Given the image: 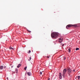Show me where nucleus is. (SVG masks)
I'll return each mask as SVG.
<instances>
[{
    "instance_id": "16",
    "label": "nucleus",
    "mask_w": 80,
    "mask_h": 80,
    "mask_svg": "<svg viewBox=\"0 0 80 80\" xmlns=\"http://www.w3.org/2000/svg\"><path fill=\"white\" fill-rule=\"evenodd\" d=\"M68 51H69V52H71V50H70V49H68Z\"/></svg>"
},
{
    "instance_id": "1",
    "label": "nucleus",
    "mask_w": 80,
    "mask_h": 80,
    "mask_svg": "<svg viewBox=\"0 0 80 80\" xmlns=\"http://www.w3.org/2000/svg\"><path fill=\"white\" fill-rule=\"evenodd\" d=\"M58 34L57 33V32H53L51 33V37L52 38H57L58 37Z\"/></svg>"
},
{
    "instance_id": "9",
    "label": "nucleus",
    "mask_w": 80,
    "mask_h": 80,
    "mask_svg": "<svg viewBox=\"0 0 80 80\" xmlns=\"http://www.w3.org/2000/svg\"><path fill=\"white\" fill-rule=\"evenodd\" d=\"M0 68L1 70H2L3 69V66H0Z\"/></svg>"
},
{
    "instance_id": "22",
    "label": "nucleus",
    "mask_w": 80,
    "mask_h": 80,
    "mask_svg": "<svg viewBox=\"0 0 80 80\" xmlns=\"http://www.w3.org/2000/svg\"><path fill=\"white\" fill-rule=\"evenodd\" d=\"M50 80V78H49V79H48V80Z\"/></svg>"
},
{
    "instance_id": "10",
    "label": "nucleus",
    "mask_w": 80,
    "mask_h": 80,
    "mask_svg": "<svg viewBox=\"0 0 80 80\" xmlns=\"http://www.w3.org/2000/svg\"><path fill=\"white\" fill-rule=\"evenodd\" d=\"M10 48V50H12H12H13V49H14V48H12L11 47H10V48Z\"/></svg>"
},
{
    "instance_id": "17",
    "label": "nucleus",
    "mask_w": 80,
    "mask_h": 80,
    "mask_svg": "<svg viewBox=\"0 0 80 80\" xmlns=\"http://www.w3.org/2000/svg\"><path fill=\"white\" fill-rule=\"evenodd\" d=\"M42 72H40V75H42Z\"/></svg>"
},
{
    "instance_id": "18",
    "label": "nucleus",
    "mask_w": 80,
    "mask_h": 80,
    "mask_svg": "<svg viewBox=\"0 0 80 80\" xmlns=\"http://www.w3.org/2000/svg\"><path fill=\"white\" fill-rule=\"evenodd\" d=\"M30 52H31V51L29 50V51L28 53H30Z\"/></svg>"
},
{
    "instance_id": "26",
    "label": "nucleus",
    "mask_w": 80,
    "mask_h": 80,
    "mask_svg": "<svg viewBox=\"0 0 80 80\" xmlns=\"http://www.w3.org/2000/svg\"><path fill=\"white\" fill-rule=\"evenodd\" d=\"M7 79H8V78H7Z\"/></svg>"
},
{
    "instance_id": "12",
    "label": "nucleus",
    "mask_w": 80,
    "mask_h": 80,
    "mask_svg": "<svg viewBox=\"0 0 80 80\" xmlns=\"http://www.w3.org/2000/svg\"><path fill=\"white\" fill-rule=\"evenodd\" d=\"M27 66L26 67H25L24 68V70H27Z\"/></svg>"
},
{
    "instance_id": "2",
    "label": "nucleus",
    "mask_w": 80,
    "mask_h": 80,
    "mask_svg": "<svg viewBox=\"0 0 80 80\" xmlns=\"http://www.w3.org/2000/svg\"><path fill=\"white\" fill-rule=\"evenodd\" d=\"M73 26L74 27H77V24H74V25L69 24L67 26L66 28H67V29H68L69 28H70V27H73Z\"/></svg>"
},
{
    "instance_id": "7",
    "label": "nucleus",
    "mask_w": 80,
    "mask_h": 80,
    "mask_svg": "<svg viewBox=\"0 0 80 80\" xmlns=\"http://www.w3.org/2000/svg\"><path fill=\"white\" fill-rule=\"evenodd\" d=\"M28 76H30L32 75V73L30 72H28Z\"/></svg>"
},
{
    "instance_id": "4",
    "label": "nucleus",
    "mask_w": 80,
    "mask_h": 80,
    "mask_svg": "<svg viewBox=\"0 0 80 80\" xmlns=\"http://www.w3.org/2000/svg\"><path fill=\"white\" fill-rule=\"evenodd\" d=\"M58 41L60 43H62L63 41V39L60 38L58 39Z\"/></svg>"
},
{
    "instance_id": "13",
    "label": "nucleus",
    "mask_w": 80,
    "mask_h": 80,
    "mask_svg": "<svg viewBox=\"0 0 80 80\" xmlns=\"http://www.w3.org/2000/svg\"><path fill=\"white\" fill-rule=\"evenodd\" d=\"M65 74H64L63 73L62 74V77L64 78V77H65Z\"/></svg>"
},
{
    "instance_id": "14",
    "label": "nucleus",
    "mask_w": 80,
    "mask_h": 80,
    "mask_svg": "<svg viewBox=\"0 0 80 80\" xmlns=\"http://www.w3.org/2000/svg\"><path fill=\"white\" fill-rule=\"evenodd\" d=\"M79 50V48H77L76 49V50Z\"/></svg>"
},
{
    "instance_id": "8",
    "label": "nucleus",
    "mask_w": 80,
    "mask_h": 80,
    "mask_svg": "<svg viewBox=\"0 0 80 80\" xmlns=\"http://www.w3.org/2000/svg\"><path fill=\"white\" fill-rule=\"evenodd\" d=\"M22 66V64H18V65L17 66V68H19Z\"/></svg>"
},
{
    "instance_id": "15",
    "label": "nucleus",
    "mask_w": 80,
    "mask_h": 80,
    "mask_svg": "<svg viewBox=\"0 0 80 80\" xmlns=\"http://www.w3.org/2000/svg\"><path fill=\"white\" fill-rule=\"evenodd\" d=\"M78 80H79L80 79V76H78Z\"/></svg>"
},
{
    "instance_id": "27",
    "label": "nucleus",
    "mask_w": 80,
    "mask_h": 80,
    "mask_svg": "<svg viewBox=\"0 0 80 80\" xmlns=\"http://www.w3.org/2000/svg\"><path fill=\"white\" fill-rule=\"evenodd\" d=\"M42 72H43V71H42Z\"/></svg>"
},
{
    "instance_id": "19",
    "label": "nucleus",
    "mask_w": 80,
    "mask_h": 80,
    "mask_svg": "<svg viewBox=\"0 0 80 80\" xmlns=\"http://www.w3.org/2000/svg\"><path fill=\"white\" fill-rule=\"evenodd\" d=\"M65 59H66V58L65 57V58H64V60H65Z\"/></svg>"
},
{
    "instance_id": "11",
    "label": "nucleus",
    "mask_w": 80,
    "mask_h": 80,
    "mask_svg": "<svg viewBox=\"0 0 80 80\" xmlns=\"http://www.w3.org/2000/svg\"><path fill=\"white\" fill-rule=\"evenodd\" d=\"M31 58H31V57H30L29 58V60L28 59V60L29 61H30V60H31Z\"/></svg>"
},
{
    "instance_id": "24",
    "label": "nucleus",
    "mask_w": 80,
    "mask_h": 80,
    "mask_svg": "<svg viewBox=\"0 0 80 80\" xmlns=\"http://www.w3.org/2000/svg\"><path fill=\"white\" fill-rule=\"evenodd\" d=\"M68 74H69V75H70V74L69 73H68Z\"/></svg>"
},
{
    "instance_id": "20",
    "label": "nucleus",
    "mask_w": 80,
    "mask_h": 80,
    "mask_svg": "<svg viewBox=\"0 0 80 80\" xmlns=\"http://www.w3.org/2000/svg\"><path fill=\"white\" fill-rule=\"evenodd\" d=\"M73 71L74 72H75V70H73Z\"/></svg>"
},
{
    "instance_id": "6",
    "label": "nucleus",
    "mask_w": 80,
    "mask_h": 80,
    "mask_svg": "<svg viewBox=\"0 0 80 80\" xmlns=\"http://www.w3.org/2000/svg\"><path fill=\"white\" fill-rule=\"evenodd\" d=\"M66 72H67V70L65 69H64L63 70V73L64 74H65Z\"/></svg>"
},
{
    "instance_id": "21",
    "label": "nucleus",
    "mask_w": 80,
    "mask_h": 80,
    "mask_svg": "<svg viewBox=\"0 0 80 80\" xmlns=\"http://www.w3.org/2000/svg\"><path fill=\"white\" fill-rule=\"evenodd\" d=\"M47 58H49V56H48Z\"/></svg>"
},
{
    "instance_id": "3",
    "label": "nucleus",
    "mask_w": 80,
    "mask_h": 80,
    "mask_svg": "<svg viewBox=\"0 0 80 80\" xmlns=\"http://www.w3.org/2000/svg\"><path fill=\"white\" fill-rule=\"evenodd\" d=\"M68 72H69V73H71L72 72V70H71V69H70V68L68 69Z\"/></svg>"
},
{
    "instance_id": "23",
    "label": "nucleus",
    "mask_w": 80,
    "mask_h": 80,
    "mask_svg": "<svg viewBox=\"0 0 80 80\" xmlns=\"http://www.w3.org/2000/svg\"><path fill=\"white\" fill-rule=\"evenodd\" d=\"M29 32H31V31H28Z\"/></svg>"
},
{
    "instance_id": "25",
    "label": "nucleus",
    "mask_w": 80,
    "mask_h": 80,
    "mask_svg": "<svg viewBox=\"0 0 80 80\" xmlns=\"http://www.w3.org/2000/svg\"><path fill=\"white\" fill-rule=\"evenodd\" d=\"M63 46V45H62V46Z\"/></svg>"
},
{
    "instance_id": "5",
    "label": "nucleus",
    "mask_w": 80,
    "mask_h": 80,
    "mask_svg": "<svg viewBox=\"0 0 80 80\" xmlns=\"http://www.w3.org/2000/svg\"><path fill=\"white\" fill-rule=\"evenodd\" d=\"M59 78L60 79H62V76L61 73H60L59 74Z\"/></svg>"
}]
</instances>
